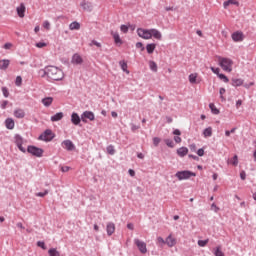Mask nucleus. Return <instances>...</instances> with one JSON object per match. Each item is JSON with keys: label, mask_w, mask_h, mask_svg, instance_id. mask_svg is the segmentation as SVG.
Masks as SVG:
<instances>
[{"label": "nucleus", "mask_w": 256, "mask_h": 256, "mask_svg": "<svg viewBox=\"0 0 256 256\" xmlns=\"http://www.w3.org/2000/svg\"><path fill=\"white\" fill-rule=\"evenodd\" d=\"M39 73L42 77H45L46 75L48 79H51L52 81H62L65 77L63 70L55 66H48L45 69L40 70Z\"/></svg>", "instance_id": "nucleus-1"}, {"label": "nucleus", "mask_w": 256, "mask_h": 256, "mask_svg": "<svg viewBox=\"0 0 256 256\" xmlns=\"http://www.w3.org/2000/svg\"><path fill=\"white\" fill-rule=\"evenodd\" d=\"M218 63L223 71H226L227 73H231L233 71V60L219 56Z\"/></svg>", "instance_id": "nucleus-2"}, {"label": "nucleus", "mask_w": 256, "mask_h": 256, "mask_svg": "<svg viewBox=\"0 0 256 256\" xmlns=\"http://www.w3.org/2000/svg\"><path fill=\"white\" fill-rule=\"evenodd\" d=\"M175 176L177 177V179H179V181H183L185 179H191V177H196L197 174L189 170H184L177 172Z\"/></svg>", "instance_id": "nucleus-3"}, {"label": "nucleus", "mask_w": 256, "mask_h": 256, "mask_svg": "<svg viewBox=\"0 0 256 256\" xmlns=\"http://www.w3.org/2000/svg\"><path fill=\"white\" fill-rule=\"evenodd\" d=\"M137 35L138 37H141V39L149 40L151 39V29L147 30L143 28H138Z\"/></svg>", "instance_id": "nucleus-4"}, {"label": "nucleus", "mask_w": 256, "mask_h": 256, "mask_svg": "<svg viewBox=\"0 0 256 256\" xmlns=\"http://www.w3.org/2000/svg\"><path fill=\"white\" fill-rule=\"evenodd\" d=\"M27 151L31 155H34V157H43V149L41 148H37L35 146H28Z\"/></svg>", "instance_id": "nucleus-5"}, {"label": "nucleus", "mask_w": 256, "mask_h": 256, "mask_svg": "<svg viewBox=\"0 0 256 256\" xmlns=\"http://www.w3.org/2000/svg\"><path fill=\"white\" fill-rule=\"evenodd\" d=\"M134 243L139 249L140 253H142V255H145V253H147V244L145 242L139 239H134Z\"/></svg>", "instance_id": "nucleus-6"}, {"label": "nucleus", "mask_w": 256, "mask_h": 256, "mask_svg": "<svg viewBox=\"0 0 256 256\" xmlns=\"http://www.w3.org/2000/svg\"><path fill=\"white\" fill-rule=\"evenodd\" d=\"M53 132L51 130H46L43 134L39 136L40 141H53Z\"/></svg>", "instance_id": "nucleus-7"}, {"label": "nucleus", "mask_w": 256, "mask_h": 256, "mask_svg": "<svg viewBox=\"0 0 256 256\" xmlns=\"http://www.w3.org/2000/svg\"><path fill=\"white\" fill-rule=\"evenodd\" d=\"M188 80L191 85H199V83H201V78L199 77L198 73H191L188 76Z\"/></svg>", "instance_id": "nucleus-8"}, {"label": "nucleus", "mask_w": 256, "mask_h": 256, "mask_svg": "<svg viewBox=\"0 0 256 256\" xmlns=\"http://www.w3.org/2000/svg\"><path fill=\"white\" fill-rule=\"evenodd\" d=\"M81 119L83 123H87V119H89V121H95V114L91 111H85L81 115Z\"/></svg>", "instance_id": "nucleus-9"}, {"label": "nucleus", "mask_w": 256, "mask_h": 256, "mask_svg": "<svg viewBox=\"0 0 256 256\" xmlns=\"http://www.w3.org/2000/svg\"><path fill=\"white\" fill-rule=\"evenodd\" d=\"M231 37H232V41H234L235 43H239L243 41V39H245V37L243 36V32L241 31H236L232 33Z\"/></svg>", "instance_id": "nucleus-10"}, {"label": "nucleus", "mask_w": 256, "mask_h": 256, "mask_svg": "<svg viewBox=\"0 0 256 256\" xmlns=\"http://www.w3.org/2000/svg\"><path fill=\"white\" fill-rule=\"evenodd\" d=\"M152 37L158 41H161V39H163V34H161L159 30L152 28L150 29V39H152Z\"/></svg>", "instance_id": "nucleus-11"}, {"label": "nucleus", "mask_w": 256, "mask_h": 256, "mask_svg": "<svg viewBox=\"0 0 256 256\" xmlns=\"http://www.w3.org/2000/svg\"><path fill=\"white\" fill-rule=\"evenodd\" d=\"M63 149H66L67 151H73L75 149V144L71 140H64L62 142Z\"/></svg>", "instance_id": "nucleus-12"}, {"label": "nucleus", "mask_w": 256, "mask_h": 256, "mask_svg": "<svg viewBox=\"0 0 256 256\" xmlns=\"http://www.w3.org/2000/svg\"><path fill=\"white\" fill-rule=\"evenodd\" d=\"M17 15L18 17H20L21 19H23V17H25V11H27V8L25 7L24 3H21L17 8Z\"/></svg>", "instance_id": "nucleus-13"}, {"label": "nucleus", "mask_w": 256, "mask_h": 256, "mask_svg": "<svg viewBox=\"0 0 256 256\" xmlns=\"http://www.w3.org/2000/svg\"><path fill=\"white\" fill-rule=\"evenodd\" d=\"M80 6L82 7V9L84 11H88L89 13H91V11H93V4H91V2L82 1Z\"/></svg>", "instance_id": "nucleus-14"}, {"label": "nucleus", "mask_w": 256, "mask_h": 256, "mask_svg": "<svg viewBox=\"0 0 256 256\" xmlns=\"http://www.w3.org/2000/svg\"><path fill=\"white\" fill-rule=\"evenodd\" d=\"M9 65H11V60L9 59L0 60V69L2 71H7V69H9Z\"/></svg>", "instance_id": "nucleus-15"}, {"label": "nucleus", "mask_w": 256, "mask_h": 256, "mask_svg": "<svg viewBox=\"0 0 256 256\" xmlns=\"http://www.w3.org/2000/svg\"><path fill=\"white\" fill-rule=\"evenodd\" d=\"M14 117H16V119H24L25 118V110H23L22 108H16L14 110Z\"/></svg>", "instance_id": "nucleus-16"}, {"label": "nucleus", "mask_w": 256, "mask_h": 256, "mask_svg": "<svg viewBox=\"0 0 256 256\" xmlns=\"http://www.w3.org/2000/svg\"><path fill=\"white\" fill-rule=\"evenodd\" d=\"M106 231H107V235H109V237H111V235H113V233H115V223L109 222L106 225Z\"/></svg>", "instance_id": "nucleus-17"}, {"label": "nucleus", "mask_w": 256, "mask_h": 256, "mask_svg": "<svg viewBox=\"0 0 256 256\" xmlns=\"http://www.w3.org/2000/svg\"><path fill=\"white\" fill-rule=\"evenodd\" d=\"M166 245H168V247H175V245H177V240L173 238L172 235H169L166 238Z\"/></svg>", "instance_id": "nucleus-18"}, {"label": "nucleus", "mask_w": 256, "mask_h": 256, "mask_svg": "<svg viewBox=\"0 0 256 256\" xmlns=\"http://www.w3.org/2000/svg\"><path fill=\"white\" fill-rule=\"evenodd\" d=\"M71 123H73V125H79V123H81V117H79V114H77L75 112L72 113Z\"/></svg>", "instance_id": "nucleus-19"}, {"label": "nucleus", "mask_w": 256, "mask_h": 256, "mask_svg": "<svg viewBox=\"0 0 256 256\" xmlns=\"http://www.w3.org/2000/svg\"><path fill=\"white\" fill-rule=\"evenodd\" d=\"M72 63L74 65H81V63H83V58L79 54H74L72 57Z\"/></svg>", "instance_id": "nucleus-20"}, {"label": "nucleus", "mask_w": 256, "mask_h": 256, "mask_svg": "<svg viewBox=\"0 0 256 256\" xmlns=\"http://www.w3.org/2000/svg\"><path fill=\"white\" fill-rule=\"evenodd\" d=\"M116 45H123V40H121V37L119 36V33L112 32L111 33Z\"/></svg>", "instance_id": "nucleus-21"}, {"label": "nucleus", "mask_w": 256, "mask_h": 256, "mask_svg": "<svg viewBox=\"0 0 256 256\" xmlns=\"http://www.w3.org/2000/svg\"><path fill=\"white\" fill-rule=\"evenodd\" d=\"M42 105H44V107H51V105H53V97L43 98Z\"/></svg>", "instance_id": "nucleus-22"}, {"label": "nucleus", "mask_w": 256, "mask_h": 256, "mask_svg": "<svg viewBox=\"0 0 256 256\" xmlns=\"http://www.w3.org/2000/svg\"><path fill=\"white\" fill-rule=\"evenodd\" d=\"M6 129H15V121L13 118H8L5 121Z\"/></svg>", "instance_id": "nucleus-23"}, {"label": "nucleus", "mask_w": 256, "mask_h": 256, "mask_svg": "<svg viewBox=\"0 0 256 256\" xmlns=\"http://www.w3.org/2000/svg\"><path fill=\"white\" fill-rule=\"evenodd\" d=\"M69 29L70 31H79V29H81V24L77 21H74L69 25Z\"/></svg>", "instance_id": "nucleus-24"}, {"label": "nucleus", "mask_w": 256, "mask_h": 256, "mask_svg": "<svg viewBox=\"0 0 256 256\" xmlns=\"http://www.w3.org/2000/svg\"><path fill=\"white\" fill-rule=\"evenodd\" d=\"M187 153H189V149L187 147H181L177 150V155H179V157H185Z\"/></svg>", "instance_id": "nucleus-25"}, {"label": "nucleus", "mask_w": 256, "mask_h": 256, "mask_svg": "<svg viewBox=\"0 0 256 256\" xmlns=\"http://www.w3.org/2000/svg\"><path fill=\"white\" fill-rule=\"evenodd\" d=\"M157 45L155 43H151V44H147L146 45V51L149 55L153 54V52L155 51Z\"/></svg>", "instance_id": "nucleus-26"}, {"label": "nucleus", "mask_w": 256, "mask_h": 256, "mask_svg": "<svg viewBox=\"0 0 256 256\" xmlns=\"http://www.w3.org/2000/svg\"><path fill=\"white\" fill-rule=\"evenodd\" d=\"M232 85H233V87H241V85H243V79L233 78L232 79Z\"/></svg>", "instance_id": "nucleus-27"}, {"label": "nucleus", "mask_w": 256, "mask_h": 256, "mask_svg": "<svg viewBox=\"0 0 256 256\" xmlns=\"http://www.w3.org/2000/svg\"><path fill=\"white\" fill-rule=\"evenodd\" d=\"M63 119V112H58L54 116H51V121H61Z\"/></svg>", "instance_id": "nucleus-28"}, {"label": "nucleus", "mask_w": 256, "mask_h": 256, "mask_svg": "<svg viewBox=\"0 0 256 256\" xmlns=\"http://www.w3.org/2000/svg\"><path fill=\"white\" fill-rule=\"evenodd\" d=\"M224 9H227L229 5H239V2L237 0H228L223 3Z\"/></svg>", "instance_id": "nucleus-29"}, {"label": "nucleus", "mask_w": 256, "mask_h": 256, "mask_svg": "<svg viewBox=\"0 0 256 256\" xmlns=\"http://www.w3.org/2000/svg\"><path fill=\"white\" fill-rule=\"evenodd\" d=\"M119 65L122 71H124V73H127V75H129V71L127 70V62H125V60H122L119 62Z\"/></svg>", "instance_id": "nucleus-30"}, {"label": "nucleus", "mask_w": 256, "mask_h": 256, "mask_svg": "<svg viewBox=\"0 0 256 256\" xmlns=\"http://www.w3.org/2000/svg\"><path fill=\"white\" fill-rule=\"evenodd\" d=\"M211 135H213V128L208 127L203 131L204 137H211Z\"/></svg>", "instance_id": "nucleus-31"}, {"label": "nucleus", "mask_w": 256, "mask_h": 256, "mask_svg": "<svg viewBox=\"0 0 256 256\" xmlns=\"http://www.w3.org/2000/svg\"><path fill=\"white\" fill-rule=\"evenodd\" d=\"M209 108L211 109V112L213 113V115H219V109H217L215 104L210 103Z\"/></svg>", "instance_id": "nucleus-32"}, {"label": "nucleus", "mask_w": 256, "mask_h": 256, "mask_svg": "<svg viewBox=\"0 0 256 256\" xmlns=\"http://www.w3.org/2000/svg\"><path fill=\"white\" fill-rule=\"evenodd\" d=\"M48 253L50 256H61V254L59 253V251H57V249L55 248H51L48 250Z\"/></svg>", "instance_id": "nucleus-33"}, {"label": "nucleus", "mask_w": 256, "mask_h": 256, "mask_svg": "<svg viewBox=\"0 0 256 256\" xmlns=\"http://www.w3.org/2000/svg\"><path fill=\"white\" fill-rule=\"evenodd\" d=\"M149 67H150L151 71H154V73H157V63H155V61H150Z\"/></svg>", "instance_id": "nucleus-34"}, {"label": "nucleus", "mask_w": 256, "mask_h": 256, "mask_svg": "<svg viewBox=\"0 0 256 256\" xmlns=\"http://www.w3.org/2000/svg\"><path fill=\"white\" fill-rule=\"evenodd\" d=\"M106 151L109 155H115V147L113 145L107 146Z\"/></svg>", "instance_id": "nucleus-35"}, {"label": "nucleus", "mask_w": 256, "mask_h": 256, "mask_svg": "<svg viewBox=\"0 0 256 256\" xmlns=\"http://www.w3.org/2000/svg\"><path fill=\"white\" fill-rule=\"evenodd\" d=\"M214 255H215V256H225V254L223 253V251H221V246H218V247L215 249Z\"/></svg>", "instance_id": "nucleus-36"}, {"label": "nucleus", "mask_w": 256, "mask_h": 256, "mask_svg": "<svg viewBox=\"0 0 256 256\" xmlns=\"http://www.w3.org/2000/svg\"><path fill=\"white\" fill-rule=\"evenodd\" d=\"M230 163H231V165H234V167H237V165H239V158L237 157V155H235L233 157V159Z\"/></svg>", "instance_id": "nucleus-37"}, {"label": "nucleus", "mask_w": 256, "mask_h": 256, "mask_svg": "<svg viewBox=\"0 0 256 256\" xmlns=\"http://www.w3.org/2000/svg\"><path fill=\"white\" fill-rule=\"evenodd\" d=\"M218 77H219V79L224 81V83H229V78H227V76H225V74H218Z\"/></svg>", "instance_id": "nucleus-38"}, {"label": "nucleus", "mask_w": 256, "mask_h": 256, "mask_svg": "<svg viewBox=\"0 0 256 256\" xmlns=\"http://www.w3.org/2000/svg\"><path fill=\"white\" fill-rule=\"evenodd\" d=\"M21 83H23V79L21 78V76H17L16 81H15V85L17 87H21Z\"/></svg>", "instance_id": "nucleus-39"}, {"label": "nucleus", "mask_w": 256, "mask_h": 256, "mask_svg": "<svg viewBox=\"0 0 256 256\" xmlns=\"http://www.w3.org/2000/svg\"><path fill=\"white\" fill-rule=\"evenodd\" d=\"M207 243H209V239H207V240H199L198 241L199 247H205L207 245Z\"/></svg>", "instance_id": "nucleus-40"}, {"label": "nucleus", "mask_w": 256, "mask_h": 256, "mask_svg": "<svg viewBox=\"0 0 256 256\" xmlns=\"http://www.w3.org/2000/svg\"><path fill=\"white\" fill-rule=\"evenodd\" d=\"M43 28L46 29V31H49V29H51V23H49V21H44L43 22Z\"/></svg>", "instance_id": "nucleus-41"}, {"label": "nucleus", "mask_w": 256, "mask_h": 256, "mask_svg": "<svg viewBox=\"0 0 256 256\" xmlns=\"http://www.w3.org/2000/svg\"><path fill=\"white\" fill-rule=\"evenodd\" d=\"M120 31H122V33H128L129 32V26L121 25L120 26Z\"/></svg>", "instance_id": "nucleus-42"}, {"label": "nucleus", "mask_w": 256, "mask_h": 256, "mask_svg": "<svg viewBox=\"0 0 256 256\" xmlns=\"http://www.w3.org/2000/svg\"><path fill=\"white\" fill-rule=\"evenodd\" d=\"M36 47L38 49H43V47H47V43H45V42H38V43H36Z\"/></svg>", "instance_id": "nucleus-43"}, {"label": "nucleus", "mask_w": 256, "mask_h": 256, "mask_svg": "<svg viewBox=\"0 0 256 256\" xmlns=\"http://www.w3.org/2000/svg\"><path fill=\"white\" fill-rule=\"evenodd\" d=\"M211 71L215 73V75H217L219 77V75H221V73H219L221 71V69L219 68H215V67H210Z\"/></svg>", "instance_id": "nucleus-44"}, {"label": "nucleus", "mask_w": 256, "mask_h": 256, "mask_svg": "<svg viewBox=\"0 0 256 256\" xmlns=\"http://www.w3.org/2000/svg\"><path fill=\"white\" fill-rule=\"evenodd\" d=\"M16 145H23V138L21 136H16Z\"/></svg>", "instance_id": "nucleus-45"}, {"label": "nucleus", "mask_w": 256, "mask_h": 256, "mask_svg": "<svg viewBox=\"0 0 256 256\" xmlns=\"http://www.w3.org/2000/svg\"><path fill=\"white\" fill-rule=\"evenodd\" d=\"M159 143H161V138L154 137L153 138V144L155 145V147H157V145H159Z\"/></svg>", "instance_id": "nucleus-46"}, {"label": "nucleus", "mask_w": 256, "mask_h": 256, "mask_svg": "<svg viewBox=\"0 0 256 256\" xmlns=\"http://www.w3.org/2000/svg\"><path fill=\"white\" fill-rule=\"evenodd\" d=\"M165 143L168 147H174V144H173V140L171 139H166L165 140Z\"/></svg>", "instance_id": "nucleus-47"}, {"label": "nucleus", "mask_w": 256, "mask_h": 256, "mask_svg": "<svg viewBox=\"0 0 256 256\" xmlns=\"http://www.w3.org/2000/svg\"><path fill=\"white\" fill-rule=\"evenodd\" d=\"M2 93H3L4 97H9V90H7L6 87L2 88Z\"/></svg>", "instance_id": "nucleus-48"}, {"label": "nucleus", "mask_w": 256, "mask_h": 256, "mask_svg": "<svg viewBox=\"0 0 256 256\" xmlns=\"http://www.w3.org/2000/svg\"><path fill=\"white\" fill-rule=\"evenodd\" d=\"M49 193V191L45 190L44 192H39L36 194L37 197H45V195H47Z\"/></svg>", "instance_id": "nucleus-49"}, {"label": "nucleus", "mask_w": 256, "mask_h": 256, "mask_svg": "<svg viewBox=\"0 0 256 256\" xmlns=\"http://www.w3.org/2000/svg\"><path fill=\"white\" fill-rule=\"evenodd\" d=\"M197 155H198L199 157H203V155H205V150H203V148L198 149Z\"/></svg>", "instance_id": "nucleus-50"}, {"label": "nucleus", "mask_w": 256, "mask_h": 256, "mask_svg": "<svg viewBox=\"0 0 256 256\" xmlns=\"http://www.w3.org/2000/svg\"><path fill=\"white\" fill-rule=\"evenodd\" d=\"M246 177H247V174L245 173V171H241L240 178L242 179V181H245Z\"/></svg>", "instance_id": "nucleus-51"}, {"label": "nucleus", "mask_w": 256, "mask_h": 256, "mask_svg": "<svg viewBox=\"0 0 256 256\" xmlns=\"http://www.w3.org/2000/svg\"><path fill=\"white\" fill-rule=\"evenodd\" d=\"M136 47H137V49H142V51H145V48L143 47V43H141V42H137Z\"/></svg>", "instance_id": "nucleus-52"}, {"label": "nucleus", "mask_w": 256, "mask_h": 256, "mask_svg": "<svg viewBox=\"0 0 256 256\" xmlns=\"http://www.w3.org/2000/svg\"><path fill=\"white\" fill-rule=\"evenodd\" d=\"M37 245H38V247H41V249H47V248L45 247V242L39 241V242H37Z\"/></svg>", "instance_id": "nucleus-53"}, {"label": "nucleus", "mask_w": 256, "mask_h": 256, "mask_svg": "<svg viewBox=\"0 0 256 256\" xmlns=\"http://www.w3.org/2000/svg\"><path fill=\"white\" fill-rule=\"evenodd\" d=\"M11 47H13L12 43H6L4 44V49H11Z\"/></svg>", "instance_id": "nucleus-54"}, {"label": "nucleus", "mask_w": 256, "mask_h": 256, "mask_svg": "<svg viewBox=\"0 0 256 256\" xmlns=\"http://www.w3.org/2000/svg\"><path fill=\"white\" fill-rule=\"evenodd\" d=\"M174 141H175V143H181L182 139L179 136H175Z\"/></svg>", "instance_id": "nucleus-55"}, {"label": "nucleus", "mask_w": 256, "mask_h": 256, "mask_svg": "<svg viewBox=\"0 0 256 256\" xmlns=\"http://www.w3.org/2000/svg\"><path fill=\"white\" fill-rule=\"evenodd\" d=\"M212 209L215 211V213H217V211H219V207H217V205H215V203H213L211 205Z\"/></svg>", "instance_id": "nucleus-56"}, {"label": "nucleus", "mask_w": 256, "mask_h": 256, "mask_svg": "<svg viewBox=\"0 0 256 256\" xmlns=\"http://www.w3.org/2000/svg\"><path fill=\"white\" fill-rule=\"evenodd\" d=\"M127 228L130 229V231H133V229H135V226H133V223H128Z\"/></svg>", "instance_id": "nucleus-57"}, {"label": "nucleus", "mask_w": 256, "mask_h": 256, "mask_svg": "<svg viewBox=\"0 0 256 256\" xmlns=\"http://www.w3.org/2000/svg\"><path fill=\"white\" fill-rule=\"evenodd\" d=\"M69 166H64L61 168V171H63V173H67V171H69Z\"/></svg>", "instance_id": "nucleus-58"}, {"label": "nucleus", "mask_w": 256, "mask_h": 256, "mask_svg": "<svg viewBox=\"0 0 256 256\" xmlns=\"http://www.w3.org/2000/svg\"><path fill=\"white\" fill-rule=\"evenodd\" d=\"M8 103L9 102L7 100L3 101L1 104L2 109H5V107H7V105H8Z\"/></svg>", "instance_id": "nucleus-59"}, {"label": "nucleus", "mask_w": 256, "mask_h": 256, "mask_svg": "<svg viewBox=\"0 0 256 256\" xmlns=\"http://www.w3.org/2000/svg\"><path fill=\"white\" fill-rule=\"evenodd\" d=\"M157 241H158V243H163V244L166 243V241L162 237H158Z\"/></svg>", "instance_id": "nucleus-60"}, {"label": "nucleus", "mask_w": 256, "mask_h": 256, "mask_svg": "<svg viewBox=\"0 0 256 256\" xmlns=\"http://www.w3.org/2000/svg\"><path fill=\"white\" fill-rule=\"evenodd\" d=\"M92 45H95L96 47H101V43H99L95 40L92 41Z\"/></svg>", "instance_id": "nucleus-61"}, {"label": "nucleus", "mask_w": 256, "mask_h": 256, "mask_svg": "<svg viewBox=\"0 0 256 256\" xmlns=\"http://www.w3.org/2000/svg\"><path fill=\"white\" fill-rule=\"evenodd\" d=\"M17 147L18 149H20V151H22V153H25V148L23 147V144H20Z\"/></svg>", "instance_id": "nucleus-62"}, {"label": "nucleus", "mask_w": 256, "mask_h": 256, "mask_svg": "<svg viewBox=\"0 0 256 256\" xmlns=\"http://www.w3.org/2000/svg\"><path fill=\"white\" fill-rule=\"evenodd\" d=\"M173 135H181V131L179 129H176L173 131Z\"/></svg>", "instance_id": "nucleus-63"}, {"label": "nucleus", "mask_w": 256, "mask_h": 256, "mask_svg": "<svg viewBox=\"0 0 256 256\" xmlns=\"http://www.w3.org/2000/svg\"><path fill=\"white\" fill-rule=\"evenodd\" d=\"M220 95H221V99H223V95L225 93V88H220Z\"/></svg>", "instance_id": "nucleus-64"}]
</instances>
